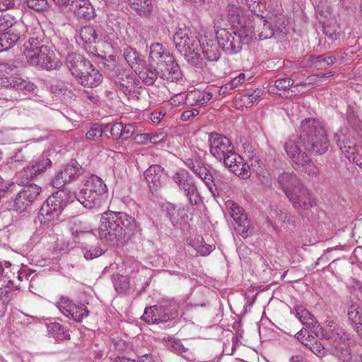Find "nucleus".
<instances>
[{
	"label": "nucleus",
	"instance_id": "nucleus-1",
	"mask_svg": "<svg viewBox=\"0 0 362 362\" xmlns=\"http://www.w3.org/2000/svg\"><path fill=\"white\" fill-rule=\"evenodd\" d=\"M300 134L290 137L284 144V150L293 167L299 164L307 153L322 155L328 149L329 139L322 122L313 118L301 122Z\"/></svg>",
	"mask_w": 362,
	"mask_h": 362
},
{
	"label": "nucleus",
	"instance_id": "nucleus-2",
	"mask_svg": "<svg viewBox=\"0 0 362 362\" xmlns=\"http://www.w3.org/2000/svg\"><path fill=\"white\" fill-rule=\"evenodd\" d=\"M138 228L134 217L125 212L106 211L102 214L98 228L99 237L110 245L122 244L127 235Z\"/></svg>",
	"mask_w": 362,
	"mask_h": 362
},
{
	"label": "nucleus",
	"instance_id": "nucleus-3",
	"mask_svg": "<svg viewBox=\"0 0 362 362\" xmlns=\"http://www.w3.org/2000/svg\"><path fill=\"white\" fill-rule=\"evenodd\" d=\"M173 42L177 51L187 62L197 69L206 66V62L199 54L201 39L195 32L187 27L179 28L173 35Z\"/></svg>",
	"mask_w": 362,
	"mask_h": 362
},
{
	"label": "nucleus",
	"instance_id": "nucleus-4",
	"mask_svg": "<svg viewBox=\"0 0 362 362\" xmlns=\"http://www.w3.org/2000/svg\"><path fill=\"white\" fill-rule=\"evenodd\" d=\"M83 182V187L77 194L69 192L73 200L76 199L87 209L100 207L107 191L106 185L100 177L93 174L85 176Z\"/></svg>",
	"mask_w": 362,
	"mask_h": 362
},
{
	"label": "nucleus",
	"instance_id": "nucleus-5",
	"mask_svg": "<svg viewBox=\"0 0 362 362\" xmlns=\"http://www.w3.org/2000/svg\"><path fill=\"white\" fill-rule=\"evenodd\" d=\"M64 189L59 190L49 197L42 204L38 216L39 221L42 224L50 225L58 221L59 216L67 203L74 200Z\"/></svg>",
	"mask_w": 362,
	"mask_h": 362
},
{
	"label": "nucleus",
	"instance_id": "nucleus-6",
	"mask_svg": "<svg viewBox=\"0 0 362 362\" xmlns=\"http://www.w3.org/2000/svg\"><path fill=\"white\" fill-rule=\"evenodd\" d=\"M329 341L327 351L342 362H351V351L349 341V335L341 328L334 327L329 333L322 334Z\"/></svg>",
	"mask_w": 362,
	"mask_h": 362
},
{
	"label": "nucleus",
	"instance_id": "nucleus-7",
	"mask_svg": "<svg viewBox=\"0 0 362 362\" xmlns=\"http://www.w3.org/2000/svg\"><path fill=\"white\" fill-rule=\"evenodd\" d=\"M185 163L196 176L204 182L213 194L218 192V185L225 182V177L221 173L215 170L211 172V166L199 158L187 159Z\"/></svg>",
	"mask_w": 362,
	"mask_h": 362
},
{
	"label": "nucleus",
	"instance_id": "nucleus-8",
	"mask_svg": "<svg viewBox=\"0 0 362 362\" xmlns=\"http://www.w3.org/2000/svg\"><path fill=\"white\" fill-rule=\"evenodd\" d=\"M211 154L224 165H231L232 160L239 159L233 143L228 138L218 133H211L209 136Z\"/></svg>",
	"mask_w": 362,
	"mask_h": 362
},
{
	"label": "nucleus",
	"instance_id": "nucleus-9",
	"mask_svg": "<svg viewBox=\"0 0 362 362\" xmlns=\"http://www.w3.org/2000/svg\"><path fill=\"white\" fill-rule=\"evenodd\" d=\"M171 180L179 191L187 197L190 205L195 206L199 204L201 197L194 179L187 170L178 169L171 176Z\"/></svg>",
	"mask_w": 362,
	"mask_h": 362
},
{
	"label": "nucleus",
	"instance_id": "nucleus-10",
	"mask_svg": "<svg viewBox=\"0 0 362 362\" xmlns=\"http://www.w3.org/2000/svg\"><path fill=\"white\" fill-rule=\"evenodd\" d=\"M175 302H163L159 305L146 308L142 320L148 324L166 322L177 316Z\"/></svg>",
	"mask_w": 362,
	"mask_h": 362
},
{
	"label": "nucleus",
	"instance_id": "nucleus-11",
	"mask_svg": "<svg viewBox=\"0 0 362 362\" xmlns=\"http://www.w3.org/2000/svg\"><path fill=\"white\" fill-rule=\"evenodd\" d=\"M26 57L30 65L38 66L42 69H58L62 66L60 60L47 46L42 45L35 51L29 52L27 53Z\"/></svg>",
	"mask_w": 362,
	"mask_h": 362
},
{
	"label": "nucleus",
	"instance_id": "nucleus-12",
	"mask_svg": "<svg viewBox=\"0 0 362 362\" xmlns=\"http://www.w3.org/2000/svg\"><path fill=\"white\" fill-rule=\"evenodd\" d=\"M334 141L349 160L362 169V148L351 141L350 136L340 130L335 134Z\"/></svg>",
	"mask_w": 362,
	"mask_h": 362
},
{
	"label": "nucleus",
	"instance_id": "nucleus-13",
	"mask_svg": "<svg viewBox=\"0 0 362 362\" xmlns=\"http://www.w3.org/2000/svg\"><path fill=\"white\" fill-rule=\"evenodd\" d=\"M216 37L223 50L228 54H236L242 49L240 38L237 37L235 30H228L215 25Z\"/></svg>",
	"mask_w": 362,
	"mask_h": 362
},
{
	"label": "nucleus",
	"instance_id": "nucleus-14",
	"mask_svg": "<svg viewBox=\"0 0 362 362\" xmlns=\"http://www.w3.org/2000/svg\"><path fill=\"white\" fill-rule=\"evenodd\" d=\"M41 192V187L36 184L24 186L19 190L14 199V206L16 211L22 212L35 202Z\"/></svg>",
	"mask_w": 362,
	"mask_h": 362
},
{
	"label": "nucleus",
	"instance_id": "nucleus-15",
	"mask_svg": "<svg viewBox=\"0 0 362 362\" xmlns=\"http://www.w3.org/2000/svg\"><path fill=\"white\" fill-rule=\"evenodd\" d=\"M57 307L65 316L72 318L76 322H81L89 314V311L83 305H76L66 297H62L59 299Z\"/></svg>",
	"mask_w": 362,
	"mask_h": 362
},
{
	"label": "nucleus",
	"instance_id": "nucleus-16",
	"mask_svg": "<svg viewBox=\"0 0 362 362\" xmlns=\"http://www.w3.org/2000/svg\"><path fill=\"white\" fill-rule=\"evenodd\" d=\"M144 179L153 194L158 192L165 184V170L159 165H151L144 173Z\"/></svg>",
	"mask_w": 362,
	"mask_h": 362
},
{
	"label": "nucleus",
	"instance_id": "nucleus-17",
	"mask_svg": "<svg viewBox=\"0 0 362 362\" xmlns=\"http://www.w3.org/2000/svg\"><path fill=\"white\" fill-rule=\"evenodd\" d=\"M287 198L296 209L308 210L315 204V199L310 192L302 184L296 189H294Z\"/></svg>",
	"mask_w": 362,
	"mask_h": 362
},
{
	"label": "nucleus",
	"instance_id": "nucleus-18",
	"mask_svg": "<svg viewBox=\"0 0 362 362\" xmlns=\"http://www.w3.org/2000/svg\"><path fill=\"white\" fill-rule=\"evenodd\" d=\"M227 207L230 216L237 223L236 229L243 238L248 236L249 233H251V227L250 221L246 214L244 213L243 209L230 201L228 202Z\"/></svg>",
	"mask_w": 362,
	"mask_h": 362
},
{
	"label": "nucleus",
	"instance_id": "nucleus-19",
	"mask_svg": "<svg viewBox=\"0 0 362 362\" xmlns=\"http://www.w3.org/2000/svg\"><path fill=\"white\" fill-rule=\"evenodd\" d=\"M52 165V161L49 158L45 157H40L32 163L23 167L22 170L18 173V176L25 178V180H22L21 183L28 182L31 180L35 179L37 176Z\"/></svg>",
	"mask_w": 362,
	"mask_h": 362
},
{
	"label": "nucleus",
	"instance_id": "nucleus-20",
	"mask_svg": "<svg viewBox=\"0 0 362 362\" xmlns=\"http://www.w3.org/2000/svg\"><path fill=\"white\" fill-rule=\"evenodd\" d=\"M221 45L218 40L204 35L201 38L199 48L208 62H217L221 57Z\"/></svg>",
	"mask_w": 362,
	"mask_h": 362
},
{
	"label": "nucleus",
	"instance_id": "nucleus-21",
	"mask_svg": "<svg viewBox=\"0 0 362 362\" xmlns=\"http://www.w3.org/2000/svg\"><path fill=\"white\" fill-rule=\"evenodd\" d=\"M103 75L92 64L90 66L80 73L79 77L76 80L83 87L94 88L100 85L103 81Z\"/></svg>",
	"mask_w": 362,
	"mask_h": 362
},
{
	"label": "nucleus",
	"instance_id": "nucleus-22",
	"mask_svg": "<svg viewBox=\"0 0 362 362\" xmlns=\"http://www.w3.org/2000/svg\"><path fill=\"white\" fill-rule=\"evenodd\" d=\"M69 9L78 18L87 21H90L95 16V8L89 0H71Z\"/></svg>",
	"mask_w": 362,
	"mask_h": 362
},
{
	"label": "nucleus",
	"instance_id": "nucleus-23",
	"mask_svg": "<svg viewBox=\"0 0 362 362\" xmlns=\"http://www.w3.org/2000/svg\"><path fill=\"white\" fill-rule=\"evenodd\" d=\"M90 64L91 63L89 60L76 53H70L66 58V64L76 79L79 77L80 73H83V71L90 66Z\"/></svg>",
	"mask_w": 362,
	"mask_h": 362
},
{
	"label": "nucleus",
	"instance_id": "nucleus-24",
	"mask_svg": "<svg viewBox=\"0 0 362 362\" xmlns=\"http://www.w3.org/2000/svg\"><path fill=\"white\" fill-rule=\"evenodd\" d=\"M294 309L296 316L307 328L310 329L317 337L320 332L322 333V327L307 309L300 305H295Z\"/></svg>",
	"mask_w": 362,
	"mask_h": 362
},
{
	"label": "nucleus",
	"instance_id": "nucleus-25",
	"mask_svg": "<svg viewBox=\"0 0 362 362\" xmlns=\"http://www.w3.org/2000/svg\"><path fill=\"white\" fill-rule=\"evenodd\" d=\"M171 62L160 63L158 66L160 78L170 82H177L181 78L182 74L180 66L171 57Z\"/></svg>",
	"mask_w": 362,
	"mask_h": 362
},
{
	"label": "nucleus",
	"instance_id": "nucleus-26",
	"mask_svg": "<svg viewBox=\"0 0 362 362\" xmlns=\"http://www.w3.org/2000/svg\"><path fill=\"white\" fill-rule=\"evenodd\" d=\"M0 86L24 92H33L36 86L31 82L16 76H0Z\"/></svg>",
	"mask_w": 362,
	"mask_h": 362
},
{
	"label": "nucleus",
	"instance_id": "nucleus-27",
	"mask_svg": "<svg viewBox=\"0 0 362 362\" xmlns=\"http://www.w3.org/2000/svg\"><path fill=\"white\" fill-rule=\"evenodd\" d=\"M252 22L256 37H257L259 40L269 39L274 35L272 24L262 16L255 15L252 17Z\"/></svg>",
	"mask_w": 362,
	"mask_h": 362
},
{
	"label": "nucleus",
	"instance_id": "nucleus-28",
	"mask_svg": "<svg viewBox=\"0 0 362 362\" xmlns=\"http://www.w3.org/2000/svg\"><path fill=\"white\" fill-rule=\"evenodd\" d=\"M277 182L286 197L301 185L297 176L288 172L281 173L277 178Z\"/></svg>",
	"mask_w": 362,
	"mask_h": 362
},
{
	"label": "nucleus",
	"instance_id": "nucleus-29",
	"mask_svg": "<svg viewBox=\"0 0 362 362\" xmlns=\"http://www.w3.org/2000/svg\"><path fill=\"white\" fill-rule=\"evenodd\" d=\"M347 316L354 331L362 338V307L354 304L347 310Z\"/></svg>",
	"mask_w": 362,
	"mask_h": 362
},
{
	"label": "nucleus",
	"instance_id": "nucleus-30",
	"mask_svg": "<svg viewBox=\"0 0 362 362\" xmlns=\"http://www.w3.org/2000/svg\"><path fill=\"white\" fill-rule=\"evenodd\" d=\"M172 55L159 43H155L150 47V58L152 62L158 66L160 63L171 62Z\"/></svg>",
	"mask_w": 362,
	"mask_h": 362
},
{
	"label": "nucleus",
	"instance_id": "nucleus-31",
	"mask_svg": "<svg viewBox=\"0 0 362 362\" xmlns=\"http://www.w3.org/2000/svg\"><path fill=\"white\" fill-rule=\"evenodd\" d=\"M231 172L243 179L250 176V166L244 163L243 158L239 155V159L232 160L231 165H225Z\"/></svg>",
	"mask_w": 362,
	"mask_h": 362
},
{
	"label": "nucleus",
	"instance_id": "nucleus-32",
	"mask_svg": "<svg viewBox=\"0 0 362 362\" xmlns=\"http://www.w3.org/2000/svg\"><path fill=\"white\" fill-rule=\"evenodd\" d=\"M131 8L141 16L148 17L153 11L152 0H128Z\"/></svg>",
	"mask_w": 362,
	"mask_h": 362
},
{
	"label": "nucleus",
	"instance_id": "nucleus-33",
	"mask_svg": "<svg viewBox=\"0 0 362 362\" xmlns=\"http://www.w3.org/2000/svg\"><path fill=\"white\" fill-rule=\"evenodd\" d=\"M21 31L20 30H11L0 34L1 49L6 50L12 47L20 39Z\"/></svg>",
	"mask_w": 362,
	"mask_h": 362
},
{
	"label": "nucleus",
	"instance_id": "nucleus-34",
	"mask_svg": "<svg viewBox=\"0 0 362 362\" xmlns=\"http://www.w3.org/2000/svg\"><path fill=\"white\" fill-rule=\"evenodd\" d=\"M253 26L252 18H250L246 25L240 26L235 30L236 36L240 38L242 45L250 43L252 37L257 38Z\"/></svg>",
	"mask_w": 362,
	"mask_h": 362
},
{
	"label": "nucleus",
	"instance_id": "nucleus-35",
	"mask_svg": "<svg viewBox=\"0 0 362 362\" xmlns=\"http://www.w3.org/2000/svg\"><path fill=\"white\" fill-rule=\"evenodd\" d=\"M62 170L69 182L78 179L83 173V169L75 160H71Z\"/></svg>",
	"mask_w": 362,
	"mask_h": 362
},
{
	"label": "nucleus",
	"instance_id": "nucleus-36",
	"mask_svg": "<svg viewBox=\"0 0 362 362\" xmlns=\"http://www.w3.org/2000/svg\"><path fill=\"white\" fill-rule=\"evenodd\" d=\"M339 58V56L322 54L317 57H310V61L315 69H323L337 62Z\"/></svg>",
	"mask_w": 362,
	"mask_h": 362
},
{
	"label": "nucleus",
	"instance_id": "nucleus-37",
	"mask_svg": "<svg viewBox=\"0 0 362 362\" xmlns=\"http://www.w3.org/2000/svg\"><path fill=\"white\" fill-rule=\"evenodd\" d=\"M293 168L301 172L308 174L311 177H317L319 174V169L313 163L308 156H304L302 160H300L299 164H296Z\"/></svg>",
	"mask_w": 362,
	"mask_h": 362
},
{
	"label": "nucleus",
	"instance_id": "nucleus-38",
	"mask_svg": "<svg viewBox=\"0 0 362 362\" xmlns=\"http://www.w3.org/2000/svg\"><path fill=\"white\" fill-rule=\"evenodd\" d=\"M23 28V22L16 21L13 16L10 15L0 16V34L11 30H21Z\"/></svg>",
	"mask_w": 362,
	"mask_h": 362
},
{
	"label": "nucleus",
	"instance_id": "nucleus-39",
	"mask_svg": "<svg viewBox=\"0 0 362 362\" xmlns=\"http://www.w3.org/2000/svg\"><path fill=\"white\" fill-rule=\"evenodd\" d=\"M110 124H93L86 134V139L90 141H97L102 138L104 133L107 132Z\"/></svg>",
	"mask_w": 362,
	"mask_h": 362
},
{
	"label": "nucleus",
	"instance_id": "nucleus-40",
	"mask_svg": "<svg viewBox=\"0 0 362 362\" xmlns=\"http://www.w3.org/2000/svg\"><path fill=\"white\" fill-rule=\"evenodd\" d=\"M79 37L83 44L89 45L98 42V35L92 26H83L79 32Z\"/></svg>",
	"mask_w": 362,
	"mask_h": 362
},
{
	"label": "nucleus",
	"instance_id": "nucleus-41",
	"mask_svg": "<svg viewBox=\"0 0 362 362\" xmlns=\"http://www.w3.org/2000/svg\"><path fill=\"white\" fill-rule=\"evenodd\" d=\"M47 329L57 339L62 340L69 337L67 329L58 322L49 323L47 325Z\"/></svg>",
	"mask_w": 362,
	"mask_h": 362
},
{
	"label": "nucleus",
	"instance_id": "nucleus-42",
	"mask_svg": "<svg viewBox=\"0 0 362 362\" xmlns=\"http://www.w3.org/2000/svg\"><path fill=\"white\" fill-rule=\"evenodd\" d=\"M192 246L198 253L203 256L209 255L215 249L214 245H209L204 243L203 238L200 237L192 240Z\"/></svg>",
	"mask_w": 362,
	"mask_h": 362
},
{
	"label": "nucleus",
	"instance_id": "nucleus-43",
	"mask_svg": "<svg viewBox=\"0 0 362 362\" xmlns=\"http://www.w3.org/2000/svg\"><path fill=\"white\" fill-rule=\"evenodd\" d=\"M115 83L118 88L120 90H123L124 92L125 90H128L130 87L133 85V79L132 77L129 76L128 74L123 71L122 73H119L115 77Z\"/></svg>",
	"mask_w": 362,
	"mask_h": 362
},
{
	"label": "nucleus",
	"instance_id": "nucleus-44",
	"mask_svg": "<svg viewBox=\"0 0 362 362\" xmlns=\"http://www.w3.org/2000/svg\"><path fill=\"white\" fill-rule=\"evenodd\" d=\"M158 76L160 77L159 69L152 66L147 67L144 71L140 74V78L148 86L153 85Z\"/></svg>",
	"mask_w": 362,
	"mask_h": 362
},
{
	"label": "nucleus",
	"instance_id": "nucleus-45",
	"mask_svg": "<svg viewBox=\"0 0 362 362\" xmlns=\"http://www.w3.org/2000/svg\"><path fill=\"white\" fill-rule=\"evenodd\" d=\"M294 84L293 79L291 78H282L275 81L273 86H269V91L274 93V90H286Z\"/></svg>",
	"mask_w": 362,
	"mask_h": 362
},
{
	"label": "nucleus",
	"instance_id": "nucleus-46",
	"mask_svg": "<svg viewBox=\"0 0 362 362\" xmlns=\"http://www.w3.org/2000/svg\"><path fill=\"white\" fill-rule=\"evenodd\" d=\"M269 214L272 218H275L279 222L284 223L288 221L287 213L284 211L281 207L276 204H271Z\"/></svg>",
	"mask_w": 362,
	"mask_h": 362
},
{
	"label": "nucleus",
	"instance_id": "nucleus-47",
	"mask_svg": "<svg viewBox=\"0 0 362 362\" xmlns=\"http://www.w3.org/2000/svg\"><path fill=\"white\" fill-rule=\"evenodd\" d=\"M67 182H69V181L68 180L67 177L64 176L62 170H60L52 180V185L56 189H59V190H66L67 193L66 197H69L70 194L69 192H70L64 188V185Z\"/></svg>",
	"mask_w": 362,
	"mask_h": 362
},
{
	"label": "nucleus",
	"instance_id": "nucleus-48",
	"mask_svg": "<svg viewBox=\"0 0 362 362\" xmlns=\"http://www.w3.org/2000/svg\"><path fill=\"white\" fill-rule=\"evenodd\" d=\"M42 33L28 36L27 42L25 43V49L29 52H34L40 47V44L42 41Z\"/></svg>",
	"mask_w": 362,
	"mask_h": 362
},
{
	"label": "nucleus",
	"instance_id": "nucleus-49",
	"mask_svg": "<svg viewBox=\"0 0 362 362\" xmlns=\"http://www.w3.org/2000/svg\"><path fill=\"white\" fill-rule=\"evenodd\" d=\"M24 29H25V32L28 36L41 34L42 33V29L39 22L35 19H33L29 24H25L23 23V28L20 30L21 33L24 31Z\"/></svg>",
	"mask_w": 362,
	"mask_h": 362
},
{
	"label": "nucleus",
	"instance_id": "nucleus-50",
	"mask_svg": "<svg viewBox=\"0 0 362 362\" xmlns=\"http://www.w3.org/2000/svg\"><path fill=\"white\" fill-rule=\"evenodd\" d=\"M25 157L22 153V150L19 149L9 159L8 163L11 168L17 169L23 166L25 163Z\"/></svg>",
	"mask_w": 362,
	"mask_h": 362
},
{
	"label": "nucleus",
	"instance_id": "nucleus-51",
	"mask_svg": "<svg viewBox=\"0 0 362 362\" xmlns=\"http://www.w3.org/2000/svg\"><path fill=\"white\" fill-rule=\"evenodd\" d=\"M29 8L36 11H44L48 8L47 0H25L23 3Z\"/></svg>",
	"mask_w": 362,
	"mask_h": 362
},
{
	"label": "nucleus",
	"instance_id": "nucleus-52",
	"mask_svg": "<svg viewBox=\"0 0 362 362\" xmlns=\"http://www.w3.org/2000/svg\"><path fill=\"white\" fill-rule=\"evenodd\" d=\"M124 56L129 65L132 68L140 61L138 53L130 47L124 49Z\"/></svg>",
	"mask_w": 362,
	"mask_h": 362
},
{
	"label": "nucleus",
	"instance_id": "nucleus-53",
	"mask_svg": "<svg viewBox=\"0 0 362 362\" xmlns=\"http://www.w3.org/2000/svg\"><path fill=\"white\" fill-rule=\"evenodd\" d=\"M110 127L107 129L110 135L105 134L107 138H112L115 140H118L122 137V130L123 128L122 122H115L114 124H109Z\"/></svg>",
	"mask_w": 362,
	"mask_h": 362
},
{
	"label": "nucleus",
	"instance_id": "nucleus-54",
	"mask_svg": "<svg viewBox=\"0 0 362 362\" xmlns=\"http://www.w3.org/2000/svg\"><path fill=\"white\" fill-rule=\"evenodd\" d=\"M202 91L194 90L186 95V103L194 105H202Z\"/></svg>",
	"mask_w": 362,
	"mask_h": 362
},
{
	"label": "nucleus",
	"instance_id": "nucleus-55",
	"mask_svg": "<svg viewBox=\"0 0 362 362\" xmlns=\"http://www.w3.org/2000/svg\"><path fill=\"white\" fill-rule=\"evenodd\" d=\"M114 285L116 291L119 293L125 291L129 288L127 278L124 276H119L114 281Z\"/></svg>",
	"mask_w": 362,
	"mask_h": 362
},
{
	"label": "nucleus",
	"instance_id": "nucleus-56",
	"mask_svg": "<svg viewBox=\"0 0 362 362\" xmlns=\"http://www.w3.org/2000/svg\"><path fill=\"white\" fill-rule=\"evenodd\" d=\"M323 32L332 40H335L339 37V29L337 25L331 27L327 25H324Z\"/></svg>",
	"mask_w": 362,
	"mask_h": 362
},
{
	"label": "nucleus",
	"instance_id": "nucleus-57",
	"mask_svg": "<svg viewBox=\"0 0 362 362\" xmlns=\"http://www.w3.org/2000/svg\"><path fill=\"white\" fill-rule=\"evenodd\" d=\"M2 178L0 177V199L5 196L6 194L12 193L17 190V188L20 187V185H16L13 182L8 184L5 187L1 185Z\"/></svg>",
	"mask_w": 362,
	"mask_h": 362
},
{
	"label": "nucleus",
	"instance_id": "nucleus-58",
	"mask_svg": "<svg viewBox=\"0 0 362 362\" xmlns=\"http://www.w3.org/2000/svg\"><path fill=\"white\" fill-rule=\"evenodd\" d=\"M310 350L313 354L319 357L325 356L328 352L327 349H326L320 342L316 341L314 344H313L310 347Z\"/></svg>",
	"mask_w": 362,
	"mask_h": 362
},
{
	"label": "nucleus",
	"instance_id": "nucleus-59",
	"mask_svg": "<svg viewBox=\"0 0 362 362\" xmlns=\"http://www.w3.org/2000/svg\"><path fill=\"white\" fill-rule=\"evenodd\" d=\"M103 250L99 247H93L84 252V257L86 259H93L98 257L103 253Z\"/></svg>",
	"mask_w": 362,
	"mask_h": 362
},
{
	"label": "nucleus",
	"instance_id": "nucleus-60",
	"mask_svg": "<svg viewBox=\"0 0 362 362\" xmlns=\"http://www.w3.org/2000/svg\"><path fill=\"white\" fill-rule=\"evenodd\" d=\"M245 80V75L243 73L240 74L238 76L232 78L228 83H227V86L230 90H233L236 88L239 85L243 83Z\"/></svg>",
	"mask_w": 362,
	"mask_h": 362
},
{
	"label": "nucleus",
	"instance_id": "nucleus-61",
	"mask_svg": "<svg viewBox=\"0 0 362 362\" xmlns=\"http://www.w3.org/2000/svg\"><path fill=\"white\" fill-rule=\"evenodd\" d=\"M262 94V90L259 88H257L252 93L245 95L244 96L245 103L252 105L260 98Z\"/></svg>",
	"mask_w": 362,
	"mask_h": 362
},
{
	"label": "nucleus",
	"instance_id": "nucleus-62",
	"mask_svg": "<svg viewBox=\"0 0 362 362\" xmlns=\"http://www.w3.org/2000/svg\"><path fill=\"white\" fill-rule=\"evenodd\" d=\"M134 127L132 124H123L121 139L127 140L134 134Z\"/></svg>",
	"mask_w": 362,
	"mask_h": 362
},
{
	"label": "nucleus",
	"instance_id": "nucleus-63",
	"mask_svg": "<svg viewBox=\"0 0 362 362\" xmlns=\"http://www.w3.org/2000/svg\"><path fill=\"white\" fill-rule=\"evenodd\" d=\"M175 212H176V211H175V207L174 205L171 204V205L168 206L167 213H168V216L170 217V221L173 223H177L184 219V216H182V218H178V217L175 216Z\"/></svg>",
	"mask_w": 362,
	"mask_h": 362
},
{
	"label": "nucleus",
	"instance_id": "nucleus-64",
	"mask_svg": "<svg viewBox=\"0 0 362 362\" xmlns=\"http://www.w3.org/2000/svg\"><path fill=\"white\" fill-rule=\"evenodd\" d=\"M149 133L138 134L134 138V142L139 145H145L149 142Z\"/></svg>",
	"mask_w": 362,
	"mask_h": 362
}]
</instances>
